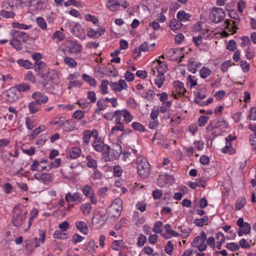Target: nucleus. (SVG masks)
Masks as SVG:
<instances>
[{
  "label": "nucleus",
  "mask_w": 256,
  "mask_h": 256,
  "mask_svg": "<svg viewBox=\"0 0 256 256\" xmlns=\"http://www.w3.org/2000/svg\"><path fill=\"white\" fill-rule=\"evenodd\" d=\"M14 88L16 91L17 90L19 92H28L30 89V85L24 82L16 84Z\"/></svg>",
  "instance_id": "c85d7f7f"
},
{
  "label": "nucleus",
  "mask_w": 256,
  "mask_h": 256,
  "mask_svg": "<svg viewBox=\"0 0 256 256\" xmlns=\"http://www.w3.org/2000/svg\"><path fill=\"white\" fill-rule=\"evenodd\" d=\"M6 100L10 102H16L18 98V95L16 93V90L14 88H10L6 92Z\"/></svg>",
  "instance_id": "2eb2a0df"
},
{
  "label": "nucleus",
  "mask_w": 256,
  "mask_h": 256,
  "mask_svg": "<svg viewBox=\"0 0 256 256\" xmlns=\"http://www.w3.org/2000/svg\"><path fill=\"white\" fill-rule=\"evenodd\" d=\"M245 52L246 57L248 60L252 59L255 56L254 50L250 47H248Z\"/></svg>",
  "instance_id": "680f3d73"
},
{
  "label": "nucleus",
  "mask_w": 256,
  "mask_h": 256,
  "mask_svg": "<svg viewBox=\"0 0 256 256\" xmlns=\"http://www.w3.org/2000/svg\"><path fill=\"white\" fill-rule=\"evenodd\" d=\"M2 10H15L18 8L17 6L14 5L13 4V2L10 0H6L2 4Z\"/></svg>",
  "instance_id": "bb28decb"
},
{
  "label": "nucleus",
  "mask_w": 256,
  "mask_h": 256,
  "mask_svg": "<svg viewBox=\"0 0 256 256\" xmlns=\"http://www.w3.org/2000/svg\"><path fill=\"white\" fill-rule=\"evenodd\" d=\"M191 16V14L186 13L184 10H180L176 14V18L180 22L189 20Z\"/></svg>",
  "instance_id": "aec40b11"
},
{
  "label": "nucleus",
  "mask_w": 256,
  "mask_h": 256,
  "mask_svg": "<svg viewBox=\"0 0 256 256\" xmlns=\"http://www.w3.org/2000/svg\"><path fill=\"white\" fill-rule=\"evenodd\" d=\"M82 195L78 192H76L72 194L70 192H68L66 196L65 199L68 202H80L82 201Z\"/></svg>",
  "instance_id": "ddd939ff"
},
{
  "label": "nucleus",
  "mask_w": 256,
  "mask_h": 256,
  "mask_svg": "<svg viewBox=\"0 0 256 256\" xmlns=\"http://www.w3.org/2000/svg\"><path fill=\"white\" fill-rule=\"evenodd\" d=\"M246 204V200L244 198H242L238 200L236 204V210H240L244 207Z\"/></svg>",
  "instance_id": "69168bd1"
},
{
  "label": "nucleus",
  "mask_w": 256,
  "mask_h": 256,
  "mask_svg": "<svg viewBox=\"0 0 256 256\" xmlns=\"http://www.w3.org/2000/svg\"><path fill=\"white\" fill-rule=\"evenodd\" d=\"M159 179L163 180L166 184H172L174 182V179L172 175L168 174H160Z\"/></svg>",
  "instance_id": "f704fd0d"
},
{
  "label": "nucleus",
  "mask_w": 256,
  "mask_h": 256,
  "mask_svg": "<svg viewBox=\"0 0 256 256\" xmlns=\"http://www.w3.org/2000/svg\"><path fill=\"white\" fill-rule=\"evenodd\" d=\"M158 66L156 68L157 74H164L168 70V65L164 61H160V60H156Z\"/></svg>",
  "instance_id": "a211bd4d"
},
{
  "label": "nucleus",
  "mask_w": 256,
  "mask_h": 256,
  "mask_svg": "<svg viewBox=\"0 0 256 256\" xmlns=\"http://www.w3.org/2000/svg\"><path fill=\"white\" fill-rule=\"evenodd\" d=\"M208 220V216H205L202 218L195 219L194 221V223L195 224V226L201 228L203 226L204 224H207Z\"/></svg>",
  "instance_id": "c756f323"
},
{
  "label": "nucleus",
  "mask_w": 256,
  "mask_h": 256,
  "mask_svg": "<svg viewBox=\"0 0 256 256\" xmlns=\"http://www.w3.org/2000/svg\"><path fill=\"white\" fill-rule=\"evenodd\" d=\"M30 112L32 114H34L39 110L41 108L40 105L35 102V101L30 102L28 104Z\"/></svg>",
  "instance_id": "cd10ccee"
},
{
  "label": "nucleus",
  "mask_w": 256,
  "mask_h": 256,
  "mask_svg": "<svg viewBox=\"0 0 256 256\" xmlns=\"http://www.w3.org/2000/svg\"><path fill=\"white\" fill-rule=\"evenodd\" d=\"M50 81H52L53 84H57L60 82V80L58 71L54 70H52L50 71L49 70L48 82Z\"/></svg>",
  "instance_id": "dca6fc26"
},
{
  "label": "nucleus",
  "mask_w": 256,
  "mask_h": 256,
  "mask_svg": "<svg viewBox=\"0 0 256 256\" xmlns=\"http://www.w3.org/2000/svg\"><path fill=\"white\" fill-rule=\"evenodd\" d=\"M10 44L12 45L14 48L17 50H20L22 49V44L20 40H17L13 38L10 42Z\"/></svg>",
  "instance_id": "37998d69"
},
{
  "label": "nucleus",
  "mask_w": 256,
  "mask_h": 256,
  "mask_svg": "<svg viewBox=\"0 0 256 256\" xmlns=\"http://www.w3.org/2000/svg\"><path fill=\"white\" fill-rule=\"evenodd\" d=\"M64 63L70 68H75L77 65L76 62L72 58L66 56L64 60Z\"/></svg>",
  "instance_id": "09e8293b"
},
{
  "label": "nucleus",
  "mask_w": 256,
  "mask_h": 256,
  "mask_svg": "<svg viewBox=\"0 0 256 256\" xmlns=\"http://www.w3.org/2000/svg\"><path fill=\"white\" fill-rule=\"evenodd\" d=\"M0 16L4 18H12L15 16V13L12 11L2 10H0Z\"/></svg>",
  "instance_id": "8fccbe9b"
},
{
  "label": "nucleus",
  "mask_w": 256,
  "mask_h": 256,
  "mask_svg": "<svg viewBox=\"0 0 256 256\" xmlns=\"http://www.w3.org/2000/svg\"><path fill=\"white\" fill-rule=\"evenodd\" d=\"M146 237L143 234H140L138 238L137 245L138 247H142L146 242Z\"/></svg>",
  "instance_id": "0e129e2a"
},
{
  "label": "nucleus",
  "mask_w": 256,
  "mask_h": 256,
  "mask_svg": "<svg viewBox=\"0 0 256 256\" xmlns=\"http://www.w3.org/2000/svg\"><path fill=\"white\" fill-rule=\"evenodd\" d=\"M66 236V234L62 232V231H61L60 230H56L53 234V236L54 238L62 240L66 239L67 238Z\"/></svg>",
  "instance_id": "4d7b16f0"
},
{
  "label": "nucleus",
  "mask_w": 256,
  "mask_h": 256,
  "mask_svg": "<svg viewBox=\"0 0 256 256\" xmlns=\"http://www.w3.org/2000/svg\"><path fill=\"white\" fill-rule=\"evenodd\" d=\"M76 104L83 109H86L88 110L90 109V102H86L84 100H80Z\"/></svg>",
  "instance_id": "338daca9"
},
{
  "label": "nucleus",
  "mask_w": 256,
  "mask_h": 256,
  "mask_svg": "<svg viewBox=\"0 0 256 256\" xmlns=\"http://www.w3.org/2000/svg\"><path fill=\"white\" fill-rule=\"evenodd\" d=\"M86 159L88 161L86 164V166L88 168H94V170L97 168L98 164L97 161L96 160L92 158L91 156L90 155H88L86 156Z\"/></svg>",
  "instance_id": "c9c22d12"
},
{
  "label": "nucleus",
  "mask_w": 256,
  "mask_h": 256,
  "mask_svg": "<svg viewBox=\"0 0 256 256\" xmlns=\"http://www.w3.org/2000/svg\"><path fill=\"white\" fill-rule=\"evenodd\" d=\"M64 46L71 53L80 54L82 51V46L76 40H67L64 42Z\"/></svg>",
  "instance_id": "423d86ee"
},
{
  "label": "nucleus",
  "mask_w": 256,
  "mask_h": 256,
  "mask_svg": "<svg viewBox=\"0 0 256 256\" xmlns=\"http://www.w3.org/2000/svg\"><path fill=\"white\" fill-rule=\"evenodd\" d=\"M156 78H154V82L158 88L162 86L164 81L165 80V76L164 74H157Z\"/></svg>",
  "instance_id": "2f4dec72"
},
{
  "label": "nucleus",
  "mask_w": 256,
  "mask_h": 256,
  "mask_svg": "<svg viewBox=\"0 0 256 256\" xmlns=\"http://www.w3.org/2000/svg\"><path fill=\"white\" fill-rule=\"evenodd\" d=\"M34 178L40 182H43L45 184H49L52 183L54 180L51 174L49 173H39L35 174Z\"/></svg>",
  "instance_id": "6e6552de"
},
{
  "label": "nucleus",
  "mask_w": 256,
  "mask_h": 256,
  "mask_svg": "<svg viewBox=\"0 0 256 256\" xmlns=\"http://www.w3.org/2000/svg\"><path fill=\"white\" fill-rule=\"evenodd\" d=\"M116 125L113 126L111 130V133L114 134L116 130H120V132L124 131V126L122 123L120 122H115Z\"/></svg>",
  "instance_id": "603ef678"
},
{
  "label": "nucleus",
  "mask_w": 256,
  "mask_h": 256,
  "mask_svg": "<svg viewBox=\"0 0 256 256\" xmlns=\"http://www.w3.org/2000/svg\"><path fill=\"white\" fill-rule=\"evenodd\" d=\"M81 152L82 150L80 148L72 147L70 150L68 154L70 158L75 159L80 156Z\"/></svg>",
  "instance_id": "b1692460"
},
{
  "label": "nucleus",
  "mask_w": 256,
  "mask_h": 256,
  "mask_svg": "<svg viewBox=\"0 0 256 256\" xmlns=\"http://www.w3.org/2000/svg\"><path fill=\"white\" fill-rule=\"evenodd\" d=\"M182 26V24L178 19L172 18L170 22V27L172 30H179Z\"/></svg>",
  "instance_id": "a878e982"
},
{
  "label": "nucleus",
  "mask_w": 256,
  "mask_h": 256,
  "mask_svg": "<svg viewBox=\"0 0 256 256\" xmlns=\"http://www.w3.org/2000/svg\"><path fill=\"white\" fill-rule=\"evenodd\" d=\"M200 234L201 235V240L197 248L200 252H203L207 248L206 244L207 237L205 232L204 231H202L200 233Z\"/></svg>",
  "instance_id": "f3484780"
},
{
  "label": "nucleus",
  "mask_w": 256,
  "mask_h": 256,
  "mask_svg": "<svg viewBox=\"0 0 256 256\" xmlns=\"http://www.w3.org/2000/svg\"><path fill=\"white\" fill-rule=\"evenodd\" d=\"M76 228L84 234H86L88 232V228L86 224L84 221L76 222Z\"/></svg>",
  "instance_id": "412c9836"
},
{
  "label": "nucleus",
  "mask_w": 256,
  "mask_h": 256,
  "mask_svg": "<svg viewBox=\"0 0 256 256\" xmlns=\"http://www.w3.org/2000/svg\"><path fill=\"white\" fill-rule=\"evenodd\" d=\"M132 128L140 132H144L146 130L144 126L138 122H133L132 124Z\"/></svg>",
  "instance_id": "49530a36"
},
{
  "label": "nucleus",
  "mask_w": 256,
  "mask_h": 256,
  "mask_svg": "<svg viewBox=\"0 0 256 256\" xmlns=\"http://www.w3.org/2000/svg\"><path fill=\"white\" fill-rule=\"evenodd\" d=\"M52 38V39L56 38V42L58 43L65 39L66 34L60 30H56L53 34Z\"/></svg>",
  "instance_id": "72a5a7b5"
},
{
  "label": "nucleus",
  "mask_w": 256,
  "mask_h": 256,
  "mask_svg": "<svg viewBox=\"0 0 256 256\" xmlns=\"http://www.w3.org/2000/svg\"><path fill=\"white\" fill-rule=\"evenodd\" d=\"M174 86L176 88L175 91L179 94V95H184L186 92V90L184 88V84L183 82L179 81L176 80L174 82Z\"/></svg>",
  "instance_id": "6ab92c4d"
},
{
  "label": "nucleus",
  "mask_w": 256,
  "mask_h": 256,
  "mask_svg": "<svg viewBox=\"0 0 256 256\" xmlns=\"http://www.w3.org/2000/svg\"><path fill=\"white\" fill-rule=\"evenodd\" d=\"M34 70L38 73L47 68L46 64L42 62H36L34 65Z\"/></svg>",
  "instance_id": "e433bc0d"
},
{
  "label": "nucleus",
  "mask_w": 256,
  "mask_h": 256,
  "mask_svg": "<svg viewBox=\"0 0 256 256\" xmlns=\"http://www.w3.org/2000/svg\"><path fill=\"white\" fill-rule=\"evenodd\" d=\"M218 128H228V122L220 118H217L215 120Z\"/></svg>",
  "instance_id": "ea45409f"
},
{
  "label": "nucleus",
  "mask_w": 256,
  "mask_h": 256,
  "mask_svg": "<svg viewBox=\"0 0 256 256\" xmlns=\"http://www.w3.org/2000/svg\"><path fill=\"white\" fill-rule=\"evenodd\" d=\"M36 23L38 26L42 30H45L46 28L47 24L45 20L42 17H38L36 18Z\"/></svg>",
  "instance_id": "bf43d9fd"
},
{
  "label": "nucleus",
  "mask_w": 256,
  "mask_h": 256,
  "mask_svg": "<svg viewBox=\"0 0 256 256\" xmlns=\"http://www.w3.org/2000/svg\"><path fill=\"white\" fill-rule=\"evenodd\" d=\"M23 206L18 204L15 206L12 212V222L16 227H20L24 224L27 217V212H23Z\"/></svg>",
  "instance_id": "f257e3e1"
},
{
  "label": "nucleus",
  "mask_w": 256,
  "mask_h": 256,
  "mask_svg": "<svg viewBox=\"0 0 256 256\" xmlns=\"http://www.w3.org/2000/svg\"><path fill=\"white\" fill-rule=\"evenodd\" d=\"M226 248L234 252L239 250L240 246L238 243L229 242L226 245Z\"/></svg>",
  "instance_id": "864d4df0"
},
{
  "label": "nucleus",
  "mask_w": 256,
  "mask_h": 256,
  "mask_svg": "<svg viewBox=\"0 0 256 256\" xmlns=\"http://www.w3.org/2000/svg\"><path fill=\"white\" fill-rule=\"evenodd\" d=\"M84 116V113L80 110H76L72 115V117L77 120H80Z\"/></svg>",
  "instance_id": "052dcab7"
},
{
  "label": "nucleus",
  "mask_w": 256,
  "mask_h": 256,
  "mask_svg": "<svg viewBox=\"0 0 256 256\" xmlns=\"http://www.w3.org/2000/svg\"><path fill=\"white\" fill-rule=\"evenodd\" d=\"M173 249H174V244H172V242L171 241H168L167 242V244L165 248H164L165 252L167 254H168L169 255H171L172 253Z\"/></svg>",
  "instance_id": "774afa93"
},
{
  "label": "nucleus",
  "mask_w": 256,
  "mask_h": 256,
  "mask_svg": "<svg viewBox=\"0 0 256 256\" xmlns=\"http://www.w3.org/2000/svg\"><path fill=\"white\" fill-rule=\"evenodd\" d=\"M106 6L110 11L114 12L118 8L120 4L114 0H108Z\"/></svg>",
  "instance_id": "7c9ffc66"
},
{
  "label": "nucleus",
  "mask_w": 256,
  "mask_h": 256,
  "mask_svg": "<svg viewBox=\"0 0 256 256\" xmlns=\"http://www.w3.org/2000/svg\"><path fill=\"white\" fill-rule=\"evenodd\" d=\"M110 86L115 92H121L123 89H126L128 85L124 80H120L118 82H110Z\"/></svg>",
  "instance_id": "9d476101"
},
{
  "label": "nucleus",
  "mask_w": 256,
  "mask_h": 256,
  "mask_svg": "<svg viewBox=\"0 0 256 256\" xmlns=\"http://www.w3.org/2000/svg\"><path fill=\"white\" fill-rule=\"evenodd\" d=\"M46 127L44 125H41L38 128H35L32 132V134L30 136V140L34 139L41 132L44 131Z\"/></svg>",
  "instance_id": "58836bf2"
},
{
  "label": "nucleus",
  "mask_w": 256,
  "mask_h": 256,
  "mask_svg": "<svg viewBox=\"0 0 256 256\" xmlns=\"http://www.w3.org/2000/svg\"><path fill=\"white\" fill-rule=\"evenodd\" d=\"M10 34L13 36V38L20 40L24 42H26L28 39V36L26 32L12 30L10 32Z\"/></svg>",
  "instance_id": "f8f14e48"
},
{
  "label": "nucleus",
  "mask_w": 256,
  "mask_h": 256,
  "mask_svg": "<svg viewBox=\"0 0 256 256\" xmlns=\"http://www.w3.org/2000/svg\"><path fill=\"white\" fill-rule=\"evenodd\" d=\"M82 190L84 194L85 195L86 197L92 196V195L94 194V190H92V187L88 185L84 186Z\"/></svg>",
  "instance_id": "de8ad7c7"
},
{
  "label": "nucleus",
  "mask_w": 256,
  "mask_h": 256,
  "mask_svg": "<svg viewBox=\"0 0 256 256\" xmlns=\"http://www.w3.org/2000/svg\"><path fill=\"white\" fill-rule=\"evenodd\" d=\"M48 74H49V68H45L44 70L38 72L36 74L38 77L42 78L45 81L48 82Z\"/></svg>",
  "instance_id": "a18cd8bd"
},
{
  "label": "nucleus",
  "mask_w": 256,
  "mask_h": 256,
  "mask_svg": "<svg viewBox=\"0 0 256 256\" xmlns=\"http://www.w3.org/2000/svg\"><path fill=\"white\" fill-rule=\"evenodd\" d=\"M72 34L82 40L85 38V34L84 29L82 28L80 24L76 23L72 28Z\"/></svg>",
  "instance_id": "9b49d317"
},
{
  "label": "nucleus",
  "mask_w": 256,
  "mask_h": 256,
  "mask_svg": "<svg viewBox=\"0 0 256 256\" xmlns=\"http://www.w3.org/2000/svg\"><path fill=\"white\" fill-rule=\"evenodd\" d=\"M17 63L20 66L26 69H29L32 68V64L28 60L19 59L17 60Z\"/></svg>",
  "instance_id": "4c0bfd02"
},
{
  "label": "nucleus",
  "mask_w": 256,
  "mask_h": 256,
  "mask_svg": "<svg viewBox=\"0 0 256 256\" xmlns=\"http://www.w3.org/2000/svg\"><path fill=\"white\" fill-rule=\"evenodd\" d=\"M92 209V206L90 203L83 204L80 208V210L84 214H88Z\"/></svg>",
  "instance_id": "3c124183"
},
{
  "label": "nucleus",
  "mask_w": 256,
  "mask_h": 256,
  "mask_svg": "<svg viewBox=\"0 0 256 256\" xmlns=\"http://www.w3.org/2000/svg\"><path fill=\"white\" fill-rule=\"evenodd\" d=\"M43 4L41 0H30L29 6L34 10H42Z\"/></svg>",
  "instance_id": "4be33fe9"
},
{
  "label": "nucleus",
  "mask_w": 256,
  "mask_h": 256,
  "mask_svg": "<svg viewBox=\"0 0 256 256\" xmlns=\"http://www.w3.org/2000/svg\"><path fill=\"white\" fill-rule=\"evenodd\" d=\"M84 18L86 21L91 22L94 24H96L98 22V18L90 14H86L84 16Z\"/></svg>",
  "instance_id": "e2e57ef3"
},
{
  "label": "nucleus",
  "mask_w": 256,
  "mask_h": 256,
  "mask_svg": "<svg viewBox=\"0 0 256 256\" xmlns=\"http://www.w3.org/2000/svg\"><path fill=\"white\" fill-rule=\"evenodd\" d=\"M224 17L225 13L222 8H214L210 14V19L214 23L222 21Z\"/></svg>",
  "instance_id": "39448f33"
},
{
  "label": "nucleus",
  "mask_w": 256,
  "mask_h": 256,
  "mask_svg": "<svg viewBox=\"0 0 256 256\" xmlns=\"http://www.w3.org/2000/svg\"><path fill=\"white\" fill-rule=\"evenodd\" d=\"M137 169L138 174L142 178L148 176L150 172V164L146 158L138 157L136 160Z\"/></svg>",
  "instance_id": "f03ea898"
},
{
  "label": "nucleus",
  "mask_w": 256,
  "mask_h": 256,
  "mask_svg": "<svg viewBox=\"0 0 256 256\" xmlns=\"http://www.w3.org/2000/svg\"><path fill=\"white\" fill-rule=\"evenodd\" d=\"M89 132H88V130H86L83 132L82 140L86 144H88L92 137Z\"/></svg>",
  "instance_id": "13d9d810"
},
{
  "label": "nucleus",
  "mask_w": 256,
  "mask_h": 256,
  "mask_svg": "<svg viewBox=\"0 0 256 256\" xmlns=\"http://www.w3.org/2000/svg\"><path fill=\"white\" fill-rule=\"evenodd\" d=\"M109 84L108 80H102L100 84V91L103 94L108 93V84Z\"/></svg>",
  "instance_id": "6e6d98bb"
},
{
  "label": "nucleus",
  "mask_w": 256,
  "mask_h": 256,
  "mask_svg": "<svg viewBox=\"0 0 256 256\" xmlns=\"http://www.w3.org/2000/svg\"><path fill=\"white\" fill-rule=\"evenodd\" d=\"M32 98L34 100L35 102L42 106V104H46L48 100V98L47 96L40 92H34L32 95Z\"/></svg>",
  "instance_id": "1a4fd4ad"
},
{
  "label": "nucleus",
  "mask_w": 256,
  "mask_h": 256,
  "mask_svg": "<svg viewBox=\"0 0 256 256\" xmlns=\"http://www.w3.org/2000/svg\"><path fill=\"white\" fill-rule=\"evenodd\" d=\"M123 117L124 120L126 124L131 122L133 119V116L126 108L123 109Z\"/></svg>",
  "instance_id": "79ce46f5"
},
{
  "label": "nucleus",
  "mask_w": 256,
  "mask_h": 256,
  "mask_svg": "<svg viewBox=\"0 0 256 256\" xmlns=\"http://www.w3.org/2000/svg\"><path fill=\"white\" fill-rule=\"evenodd\" d=\"M42 162H48V160L46 158H43L40 162L38 160H34L32 164L30 165V170L32 171H40L39 166Z\"/></svg>",
  "instance_id": "5701e85b"
},
{
  "label": "nucleus",
  "mask_w": 256,
  "mask_h": 256,
  "mask_svg": "<svg viewBox=\"0 0 256 256\" xmlns=\"http://www.w3.org/2000/svg\"><path fill=\"white\" fill-rule=\"evenodd\" d=\"M182 48H170L166 54V56L172 61H176L180 62L184 58V50Z\"/></svg>",
  "instance_id": "20e7f679"
},
{
  "label": "nucleus",
  "mask_w": 256,
  "mask_h": 256,
  "mask_svg": "<svg viewBox=\"0 0 256 256\" xmlns=\"http://www.w3.org/2000/svg\"><path fill=\"white\" fill-rule=\"evenodd\" d=\"M211 70L206 66L202 67V68L200 70V76L202 78H207L211 74Z\"/></svg>",
  "instance_id": "a19ab883"
},
{
  "label": "nucleus",
  "mask_w": 256,
  "mask_h": 256,
  "mask_svg": "<svg viewBox=\"0 0 256 256\" xmlns=\"http://www.w3.org/2000/svg\"><path fill=\"white\" fill-rule=\"evenodd\" d=\"M250 225L248 222H244V224L242 228H239L238 231V235L240 236L244 234H246L250 232Z\"/></svg>",
  "instance_id": "393cba45"
},
{
  "label": "nucleus",
  "mask_w": 256,
  "mask_h": 256,
  "mask_svg": "<svg viewBox=\"0 0 256 256\" xmlns=\"http://www.w3.org/2000/svg\"><path fill=\"white\" fill-rule=\"evenodd\" d=\"M122 210L119 207L117 208L113 206H109L106 210L107 220H114L118 218L121 214Z\"/></svg>",
  "instance_id": "0eeeda50"
},
{
  "label": "nucleus",
  "mask_w": 256,
  "mask_h": 256,
  "mask_svg": "<svg viewBox=\"0 0 256 256\" xmlns=\"http://www.w3.org/2000/svg\"><path fill=\"white\" fill-rule=\"evenodd\" d=\"M122 152L121 146L120 144H116L111 150L110 146H106V148L103 152L102 154L105 161L110 162L112 160H116L118 158Z\"/></svg>",
  "instance_id": "7ed1b4c3"
},
{
  "label": "nucleus",
  "mask_w": 256,
  "mask_h": 256,
  "mask_svg": "<svg viewBox=\"0 0 256 256\" xmlns=\"http://www.w3.org/2000/svg\"><path fill=\"white\" fill-rule=\"evenodd\" d=\"M96 105L98 108L95 110L96 112H99L100 111L105 110L107 107V105L105 104L102 98L99 99L98 100Z\"/></svg>",
  "instance_id": "c03bdc74"
},
{
  "label": "nucleus",
  "mask_w": 256,
  "mask_h": 256,
  "mask_svg": "<svg viewBox=\"0 0 256 256\" xmlns=\"http://www.w3.org/2000/svg\"><path fill=\"white\" fill-rule=\"evenodd\" d=\"M92 146L95 150L98 152H101L102 150L104 151L106 148V146L108 145L104 144V140L101 138H99L94 140L92 144Z\"/></svg>",
  "instance_id": "4468645a"
},
{
  "label": "nucleus",
  "mask_w": 256,
  "mask_h": 256,
  "mask_svg": "<svg viewBox=\"0 0 256 256\" xmlns=\"http://www.w3.org/2000/svg\"><path fill=\"white\" fill-rule=\"evenodd\" d=\"M82 78L84 80L93 87H95L96 86V79L86 74H84L82 75Z\"/></svg>",
  "instance_id": "473e14b6"
},
{
  "label": "nucleus",
  "mask_w": 256,
  "mask_h": 256,
  "mask_svg": "<svg viewBox=\"0 0 256 256\" xmlns=\"http://www.w3.org/2000/svg\"><path fill=\"white\" fill-rule=\"evenodd\" d=\"M87 36L90 38L94 39L98 38L96 30L92 28H88L86 29Z\"/></svg>",
  "instance_id": "5fc2aeb1"
}]
</instances>
